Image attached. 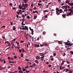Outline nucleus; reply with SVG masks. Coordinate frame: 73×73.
Masks as SVG:
<instances>
[{"label": "nucleus", "instance_id": "nucleus-41", "mask_svg": "<svg viewBox=\"0 0 73 73\" xmlns=\"http://www.w3.org/2000/svg\"><path fill=\"white\" fill-rule=\"evenodd\" d=\"M15 42H16L17 45H18V44H19V42H17V41H16Z\"/></svg>", "mask_w": 73, "mask_h": 73}, {"label": "nucleus", "instance_id": "nucleus-43", "mask_svg": "<svg viewBox=\"0 0 73 73\" xmlns=\"http://www.w3.org/2000/svg\"><path fill=\"white\" fill-rule=\"evenodd\" d=\"M19 52L20 53H21L22 52V49L19 50Z\"/></svg>", "mask_w": 73, "mask_h": 73}, {"label": "nucleus", "instance_id": "nucleus-8", "mask_svg": "<svg viewBox=\"0 0 73 73\" xmlns=\"http://www.w3.org/2000/svg\"><path fill=\"white\" fill-rule=\"evenodd\" d=\"M18 8H19V9H22V8H23V7L21 6V5H19L18 6Z\"/></svg>", "mask_w": 73, "mask_h": 73}, {"label": "nucleus", "instance_id": "nucleus-9", "mask_svg": "<svg viewBox=\"0 0 73 73\" xmlns=\"http://www.w3.org/2000/svg\"><path fill=\"white\" fill-rule=\"evenodd\" d=\"M71 12H68V13H67L66 16H71Z\"/></svg>", "mask_w": 73, "mask_h": 73}, {"label": "nucleus", "instance_id": "nucleus-51", "mask_svg": "<svg viewBox=\"0 0 73 73\" xmlns=\"http://www.w3.org/2000/svg\"><path fill=\"white\" fill-rule=\"evenodd\" d=\"M22 29L23 30H25V28H22Z\"/></svg>", "mask_w": 73, "mask_h": 73}, {"label": "nucleus", "instance_id": "nucleus-34", "mask_svg": "<svg viewBox=\"0 0 73 73\" xmlns=\"http://www.w3.org/2000/svg\"><path fill=\"white\" fill-rule=\"evenodd\" d=\"M44 58V55L40 57V58L41 59H43Z\"/></svg>", "mask_w": 73, "mask_h": 73}, {"label": "nucleus", "instance_id": "nucleus-37", "mask_svg": "<svg viewBox=\"0 0 73 73\" xmlns=\"http://www.w3.org/2000/svg\"><path fill=\"white\" fill-rule=\"evenodd\" d=\"M23 1L25 3H27V0H24Z\"/></svg>", "mask_w": 73, "mask_h": 73}, {"label": "nucleus", "instance_id": "nucleus-3", "mask_svg": "<svg viewBox=\"0 0 73 73\" xmlns=\"http://www.w3.org/2000/svg\"><path fill=\"white\" fill-rule=\"evenodd\" d=\"M18 12H17L16 13L17 14V15H19L20 14H22L23 13V12H22V10H20V11H19Z\"/></svg>", "mask_w": 73, "mask_h": 73}, {"label": "nucleus", "instance_id": "nucleus-19", "mask_svg": "<svg viewBox=\"0 0 73 73\" xmlns=\"http://www.w3.org/2000/svg\"><path fill=\"white\" fill-rule=\"evenodd\" d=\"M66 70L65 71V72H68L69 70H70V69H68V68H66Z\"/></svg>", "mask_w": 73, "mask_h": 73}, {"label": "nucleus", "instance_id": "nucleus-13", "mask_svg": "<svg viewBox=\"0 0 73 73\" xmlns=\"http://www.w3.org/2000/svg\"><path fill=\"white\" fill-rule=\"evenodd\" d=\"M36 58L37 60H39L40 58V56H37L36 57Z\"/></svg>", "mask_w": 73, "mask_h": 73}, {"label": "nucleus", "instance_id": "nucleus-28", "mask_svg": "<svg viewBox=\"0 0 73 73\" xmlns=\"http://www.w3.org/2000/svg\"><path fill=\"white\" fill-rule=\"evenodd\" d=\"M22 53H24L23 52H25V50H24V49H23V48H22Z\"/></svg>", "mask_w": 73, "mask_h": 73}, {"label": "nucleus", "instance_id": "nucleus-42", "mask_svg": "<svg viewBox=\"0 0 73 73\" xmlns=\"http://www.w3.org/2000/svg\"><path fill=\"white\" fill-rule=\"evenodd\" d=\"M49 68H50V67H51V66H52V65H48V66Z\"/></svg>", "mask_w": 73, "mask_h": 73}, {"label": "nucleus", "instance_id": "nucleus-6", "mask_svg": "<svg viewBox=\"0 0 73 73\" xmlns=\"http://www.w3.org/2000/svg\"><path fill=\"white\" fill-rule=\"evenodd\" d=\"M62 8H62V9H64L65 8V9H67V8H68L67 7V6H63L62 7Z\"/></svg>", "mask_w": 73, "mask_h": 73}, {"label": "nucleus", "instance_id": "nucleus-25", "mask_svg": "<svg viewBox=\"0 0 73 73\" xmlns=\"http://www.w3.org/2000/svg\"><path fill=\"white\" fill-rule=\"evenodd\" d=\"M58 44H62V42H61L60 41H58Z\"/></svg>", "mask_w": 73, "mask_h": 73}, {"label": "nucleus", "instance_id": "nucleus-15", "mask_svg": "<svg viewBox=\"0 0 73 73\" xmlns=\"http://www.w3.org/2000/svg\"><path fill=\"white\" fill-rule=\"evenodd\" d=\"M13 29L14 31H15V30H16V27L15 26H13Z\"/></svg>", "mask_w": 73, "mask_h": 73}, {"label": "nucleus", "instance_id": "nucleus-12", "mask_svg": "<svg viewBox=\"0 0 73 73\" xmlns=\"http://www.w3.org/2000/svg\"><path fill=\"white\" fill-rule=\"evenodd\" d=\"M25 31H26V29L27 31H28V28L27 26H25Z\"/></svg>", "mask_w": 73, "mask_h": 73}, {"label": "nucleus", "instance_id": "nucleus-55", "mask_svg": "<svg viewBox=\"0 0 73 73\" xmlns=\"http://www.w3.org/2000/svg\"><path fill=\"white\" fill-rule=\"evenodd\" d=\"M39 55L40 56H42V53L39 54Z\"/></svg>", "mask_w": 73, "mask_h": 73}, {"label": "nucleus", "instance_id": "nucleus-57", "mask_svg": "<svg viewBox=\"0 0 73 73\" xmlns=\"http://www.w3.org/2000/svg\"><path fill=\"white\" fill-rule=\"evenodd\" d=\"M24 42V41H20V42L21 43H23V42Z\"/></svg>", "mask_w": 73, "mask_h": 73}, {"label": "nucleus", "instance_id": "nucleus-29", "mask_svg": "<svg viewBox=\"0 0 73 73\" xmlns=\"http://www.w3.org/2000/svg\"><path fill=\"white\" fill-rule=\"evenodd\" d=\"M27 19H30V17H29V15H27Z\"/></svg>", "mask_w": 73, "mask_h": 73}, {"label": "nucleus", "instance_id": "nucleus-5", "mask_svg": "<svg viewBox=\"0 0 73 73\" xmlns=\"http://www.w3.org/2000/svg\"><path fill=\"white\" fill-rule=\"evenodd\" d=\"M46 10L44 11H43V13H44V15L45 16L44 17V20L45 21V19L46 18V15H45V14L46 13Z\"/></svg>", "mask_w": 73, "mask_h": 73}, {"label": "nucleus", "instance_id": "nucleus-18", "mask_svg": "<svg viewBox=\"0 0 73 73\" xmlns=\"http://www.w3.org/2000/svg\"><path fill=\"white\" fill-rule=\"evenodd\" d=\"M69 12H70L71 13V14H72V9H69Z\"/></svg>", "mask_w": 73, "mask_h": 73}, {"label": "nucleus", "instance_id": "nucleus-53", "mask_svg": "<svg viewBox=\"0 0 73 73\" xmlns=\"http://www.w3.org/2000/svg\"><path fill=\"white\" fill-rule=\"evenodd\" d=\"M10 23L11 24V25H13V23H12V22H11Z\"/></svg>", "mask_w": 73, "mask_h": 73}, {"label": "nucleus", "instance_id": "nucleus-50", "mask_svg": "<svg viewBox=\"0 0 73 73\" xmlns=\"http://www.w3.org/2000/svg\"><path fill=\"white\" fill-rule=\"evenodd\" d=\"M71 6H73V2H72L71 3Z\"/></svg>", "mask_w": 73, "mask_h": 73}, {"label": "nucleus", "instance_id": "nucleus-14", "mask_svg": "<svg viewBox=\"0 0 73 73\" xmlns=\"http://www.w3.org/2000/svg\"><path fill=\"white\" fill-rule=\"evenodd\" d=\"M31 31V34L32 35H33V32H34V31H33V30H32Z\"/></svg>", "mask_w": 73, "mask_h": 73}, {"label": "nucleus", "instance_id": "nucleus-27", "mask_svg": "<svg viewBox=\"0 0 73 73\" xmlns=\"http://www.w3.org/2000/svg\"><path fill=\"white\" fill-rule=\"evenodd\" d=\"M21 57H23V56H24V54H23V53H21Z\"/></svg>", "mask_w": 73, "mask_h": 73}, {"label": "nucleus", "instance_id": "nucleus-63", "mask_svg": "<svg viewBox=\"0 0 73 73\" xmlns=\"http://www.w3.org/2000/svg\"><path fill=\"white\" fill-rule=\"evenodd\" d=\"M44 59H41L40 60L41 61H44Z\"/></svg>", "mask_w": 73, "mask_h": 73}, {"label": "nucleus", "instance_id": "nucleus-21", "mask_svg": "<svg viewBox=\"0 0 73 73\" xmlns=\"http://www.w3.org/2000/svg\"><path fill=\"white\" fill-rule=\"evenodd\" d=\"M27 35H28V36H29V37H32V36H31L29 35H28V34H27L26 35L27 37H28V36H27Z\"/></svg>", "mask_w": 73, "mask_h": 73}, {"label": "nucleus", "instance_id": "nucleus-30", "mask_svg": "<svg viewBox=\"0 0 73 73\" xmlns=\"http://www.w3.org/2000/svg\"><path fill=\"white\" fill-rule=\"evenodd\" d=\"M54 56V57L56 56V53H54L53 54Z\"/></svg>", "mask_w": 73, "mask_h": 73}, {"label": "nucleus", "instance_id": "nucleus-38", "mask_svg": "<svg viewBox=\"0 0 73 73\" xmlns=\"http://www.w3.org/2000/svg\"><path fill=\"white\" fill-rule=\"evenodd\" d=\"M64 64V62H62V63L60 64L61 65H63Z\"/></svg>", "mask_w": 73, "mask_h": 73}, {"label": "nucleus", "instance_id": "nucleus-11", "mask_svg": "<svg viewBox=\"0 0 73 73\" xmlns=\"http://www.w3.org/2000/svg\"><path fill=\"white\" fill-rule=\"evenodd\" d=\"M62 17L63 18H65V19L66 18V17L65 16H66V15L64 14H63L62 15Z\"/></svg>", "mask_w": 73, "mask_h": 73}, {"label": "nucleus", "instance_id": "nucleus-47", "mask_svg": "<svg viewBox=\"0 0 73 73\" xmlns=\"http://www.w3.org/2000/svg\"><path fill=\"white\" fill-rule=\"evenodd\" d=\"M22 17H23V18H25V15H22Z\"/></svg>", "mask_w": 73, "mask_h": 73}, {"label": "nucleus", "instance_id": "nucleus-58", "mask_svg": "<svg viewBox=\"0 0 73 73\" xmlns=\"http://www.w3.org/2000/svg\"><path fill=\"white\" fill-rule=\"evenodd\" d=\"M17 72H18V71H15L14 72L15 73H17Z\"/></svg>", "mask_w": 73, "mask_h": 73}, {"label": "nucleus", "instance_id": "nucleus-22", "mask_svg": "<svg viewBox=\"0 0 73 73\" xmlns=\"http://www.w3.org/2000/svg\"><path fill=\"white\" fill-rule=\"evenodd\" d=\"M37 16H36V15H35L34 17V19L35 20V19H36V18H37Z\"/></svg>", "mask_w": 73, "mask_h": 73}, {"label": "nucleus", "instance_id": "nucleus-32", "mask_svg": "<svg viewBox=\"0 0 73 73\" xmlns=\"http://www.w3.org/2000/svg\"><path fill=\"white\" fill-rule=\"evenodd\" d=\"M63 53V56H65L66 55V54L65 53Z\"/></svg>", "mask_w": 73, "mask_h": 73}, {"label": "nucleus", "instance_id": "nucleus-16", "mask_svg": "<svg viewBox=\"0 0 73 73\" xmlns=\"http://www.w3.org/2000/svg\"><path fill=\"white\" fill-rule=\"evenodd\" d=\"M46 46V43H45V44H42V45H40V46L41 47V46Z\"/></svg>", "mask_w": 73, "mask_h": 73}, {"label": "nucleus", "instance_id": "nucleus-39", "mask_svg": "<svg viewBox=\"0 0 73 73\" xmlns=\"http://www.w3.org/2000/svg\"><path fill=\"white\" fill-rule=\"evenodd\" d=\"M38 5H39V6H41L42 5L41 4L39 3H38Z\"/></svg>", "mask_w": 73, "mask_h": 73}, {"label": "nucleus", "instance_id": "nucleus-49", "mask_svg": "<svg viewBox=\"0 0 73 73\" xmlns=\"http://www.w3.org/2000/svg\"><path fill=\"white\" fill-rule=\"evenodd\" d=\"M29 29H30V31H32V30H33V29H31V27H29Z\"/></svg>", "mask_w": 73, "mask_h": 73}, {"label": "nucleus", "instance_id": "nucleus-20", "mask_svg": "<svg viewBox=\"0 0 73 73\" xmlns=\"http://www.w3.org/2000/svg\"><path fill=\"white\" fill-rule=\"evenodd\" d=\"M22 10H23V11H25V9H26V8L25 7H24V8H22Z\"/></svg>", "mask_w": 73, "mask_h": 73}, {"label": "nucleus", "instance_id": "nucleus-64", "mask_svg": "<svg viewBox=\"0 0 73 73\" xmlns=\"http://www.w3.org/2000/svg\"><path fill=\"white\" fill-rule=\"evenodd\" d=\"M15 40H16V38L14 39L13 40V41H14L13 42H15Z\"/></svg>", "mask_w": 73, "mask_h": 73}, {"label": "nucleus", "instance_id": "nucleus-44", "mask_svg": "<svg viewBox=\"0 0 73 73\" xmlns=\"http://www.w3.org/2000/svg\"><path fill=\"white\" fill-rule=\"evenodd\" d=\"M50 60H51V61H53L54 60V58H51L50 59Z\"/></svg>", "mask_w": 73, "mask_h": 73}, {"label": "nucleus", "instance_id": "nucleus-4", "mask_svg": "<svg viewBox=\"0 0 73 73\" xmlns=\"http://www.w3.org/2000/svg\"><path fill=\"white\" fill-rule=\"evenodd\" d=\"M22 6L23 7H25V8H27V7H28V4L27 3L22 4Z\"/></svg>", "mask_w": 73, "mask_h": 73}, {"label": "nucleus", "instance_id": "nucleus-31", "mask_svg": "<svg viewBox=\"0 0 73 73\" xmlns=\"http://www.w3.org/2000/svg\"><path fill=\"white\" fill-rule=\"evenodd\" d=\"M46 33V32H45V31H44L43 32V35H45Z\"/></svg>", "mask_w": 73, "mask_h": 73}, {"label": "nucleus", "instance_id": "nucleus-54", "mask_svg": "<svg viewBox=\"0 0 73 73\" xmlns=\"http://www.w3.org/2000/svg\"><path fill=\"white\" fill-rule=\"evenodd\" d=\"M33 65H34L33 66H36V63H34V64H33Z\"/></svg>", "mask_w": 73, "mask_h": 73}, {"label": "nucleus", "instance_id": "nucleus-2", "mask_svg": "<svg viewBox=\"0 0 73 73\" xmlns=\"http://www.w3.org/2000/svg\"><path fill=\"white\" fill-rule=\"evenodd\" d=\"M56 14L57 15H60V13H59V9H58V8L57 7L56 8Z\"/></svg>", "mask_w": 73, "mask_h": 73}, {"label": "nucleus", "instance_id": "nucleus-26", "mask_svg": "<svg viewBox=\"0 0 73 73\" xmlns=\"http://www.w3.org/2000/svg\"><path fill=\"white\" fill-rule=\"evenodd\" d=\"M25 61H29V59L28 58L26 59H25Z\"/></svg>", "mask_w": 73, "mask_h": 73}, {"label": "nucleus", "instance_id": "nucleus-56", "mask_svg": "<svg viewBox=\"0 0 73 73\" xmlns=\"http://www.w3.org/2000/svg\"><path fill=\"white\" fill-rule=\"evenodd\" d=\"M4 60V59H2L1 60V62H3V60Z\"/></svg>", "mask_w": 73, "mask_h": 73}, {"label": "nucleus", "instance_id": "nucleus-62", "mask_svg": "<svg viewBox=\"0 0 73 73\" xmlns=\"http://www.w3.org/2000/svg\"><path fill=\"white\" fill-rule=\"evenodd\" d=\"M19 17V15H16V17L17 18H18V17Z\"/></svg>", "mask_w": 73, "mask_h": 73}, {"label": "nucleus", "instance_id": "nucleus-48", "mask_svg": "<svg viewBox=\"0 0 73 73\" xmlns=\"http://www.w3.org/2000/svg\"><path fill=\"white\" fill-rule=\"evenodd\" d=\"M50 58H53V56L52 55H51L50 57Z\"/></svg>", "mask_w": 73, "mask_h": 73}, {"label": "nucleus", "instance_id": "nucleus-40", "mask_svg": "<svg viewBox=\"0 0 73 73\" xmlns=\"http://www.w3.org/2000/svg\"><path fill=\"white\" fill-rule=\"evenodd\" d=\"M66 63L67 64H70V63L68 61H66Z\"/></svg>", "mask_w": 73, "mask_h": 73}, {"label": "nucleus", "instance_id": "nucleus-35", "mask_svg": "<svg viewBox=\"0 0 73 73\" xmlns=\"http://www.w3.org/2000/svg\"><path fill=\"white\" fill-rule=\"evenodd\" d=\"M9 5L10 6V7H12V3H10L9 4Z\"/></svg>", "mask_w": 73, "mask_h": 73}, {"label": "nucleus", "instance_id": "nucleus-33", "mask_svg": "<svg viewBox=\"0 0 73 73\" xmlns=\"http://www.w3.org/2000/svg\"><path fill=\"white\" fill-rule=\"evenodd\" d=\"M70 53L71 54H73V51H70Z\"/></svg>", "mask_w": 73, "mask_h": 73}, {"label": "nucleus", "instance_id": "nucleus-46", "mask_svg": "<svg viewBox=\"0 0 73 73\" xmlns=\"http://www.w3.org/2000/svg\"><path fill=\"white\" fill-rule=\"evenodd\" d=\"M67 7H68V9H69V8H70V7L69 6V5H67Z\"/></svg>", "mask_w": 73, "mask_h": 73}, {"label": "nucleus", "instance_id": "nucleus-24", "mask_svg": "<svg viewBox=\"0 0 73 73\" xmlns=\"http://www.w3.org/2000/svg\"><path fill=\"white\" fill-rule=\"evenodd\" d=\"M40 46L38 45H37V44H35V47H39Z\"/></svg>", "mask_w": 73, "mask_h": 73}, {"label": "nucleus", "instance_id": "nucleus-36", "mask_svg": "<svg viewBox=\"0 0 73 73\" xmlns=\"http://www.w3.org/2000/svg\"><path fill=\"white\" fill-rule=\"evenodd\" d=\"M6 43H7V44H9V45L10 44V43H9V42L8 41H6L5 43V44H6Z\"/></svg>", "mask_w": 73, "mask_h": 73}, {"label": "nucleus", "instance_id": "nucleus-60", "mask_svg": "<svg viewBox=\"0 0 73 73\" xmlns=\"http://www.w3.org/2000/svg\"><path fill=\"white\" fill-rule=\"evenodd\" d=\"M68 10V9H66L65 10H64V11H65V12H66Z\"/></svg>", "mask_w": 73, "mask_h": 73}, {"label": "nucleus", "instance_id": "nucleus-61", "mask_svg": "<svg viewBox=\"0 0 73 73\" xmlns=\"http://www.w3.org/2000/svg\"><path fill=\"white\" fill-rule=\"evenodd\" d=\"M14 58H17V56H14Z\"/></svg>", "mask_w": 73, "mask_h": 73}, {"label": "nucleus", "instance_id": "nucleus-10", "mask_svg": "<svg viewBox=\"0 0 73 73\" xmlns=\"http://www.w3.org/2000/svg\"><path fill=\"white\" fill-rule=\"evenodd\" d=\"M59 12L60 13H61L63 12V11H62V9H61L60 10H59Z\"/></svg>", "mask_w": 73, "mask_h": 73}, {"label": "nucleus", "instance_id": "nucleus-17", "mask_svg": "<svg viewBox=\"0 0 73 73\" xmlns=\"http://www.w3.org/2000/svg\"><path fill=\"white\" fill-rule=\"evenodd\" d=\"M65 2L66 3L68 4V3H69V2H70V1L69 0H67V1H66Z\"/></svg>", "mask_w": 73, "mask_h": 73}, {"label": "nucleus", "instance_id": "nucleus-7", "mask_svg": "<svg viewBox=\"0 0 73 73\" xmlns=\"http://www.w3.org/2000/svg\"><path fill=\"white\" fill-rule=\"evenodd\" d=\"M7 59H8V60H13L14 59V58L13 57H11L9 56L7 57Z\"/></svg>", "mask_w": 73, "mask_h": 73}, {"label": "nucleus", "instance_id": "nucleus-52", "mask_svg": "<svg viewBox=\"0 0 73 73\" xmlns=\"http://www.w3.org/2000/svg\"><path fill=\"white\" fill-rule=\"evenodd\" d=\"M26 73H29V71H28V70H26Z\"/></svg>", "mask_w": 73, "mask_h": 73}, {"label": "nucleus", "instance_id": "nucleus-1", "mask_svg": "<svg viewBox=\"0 0 73 73\" xmlns=\"http://www.w3.org/2000/svg\"><path fill=\"white\" fill-rule=\"evenodd\" d=\"M64 44H65V45H68V47H69V46H71L72 45H73V43H69L68 42H64Z\"/></svg>", "mask_w": 73, "mask_h": 73}, {"label": "nucleus", "instance_id": "nucleus-45", "mask_svg": "<svg viewBox=\"0 0 73 73\" xmlns=\"http://www.w3.org/2000/svg\"><path fill=\"white\" fill-rule=\"evenodd\" d=\"M6 27V26L5 25L3 26L2 27H1V28H5V27Z\"/></svg>", "mask_w": 73, "mask_h": 73}, {"label": "nucleus", "instance_id": "nucleus-23", "mask_svg": "<svg viewBox=\"0 0 73 73\" xmlns=\"http://www.w3.org/2000/svg\"><path fill=\"white\" fill-rule=\"evenodd\" d=\"M35 63H36V64H38V63H39V62H38V61L37 60H35Z\"/></svg>", "mask_w": 73, "mask_h": 73}, {"label": "nucleus", "instance_id": "nucleus-59", "mask_svg": "<svg viewBox=\"0 0 73 73\" xmlns=\"http://www.w3.org/2000/svg\"><path fill=\"white\" fill-rule=\"evenodd\" d=\"M26 70V69L25 68L24 69V70H23V72H25Z\"/></svg>", "mask_w": 73, "mask_h": 73}]
</instances>
